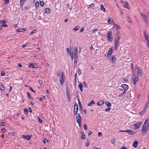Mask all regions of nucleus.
Segmentation results:
<instances>
[{
	"instance_id": "6ab92c4d",
	"label": "nucleus",
	"mask_w": 149,
	"mask_h": 149,
	"mask_svg": "<svg viewBox=\"0 0 149 149\" xmlns=\"http://www.w3.org/2000/svg\"><path fill=\"white\" fill-rule=\"evenodd\" d=\"M95 103L93 100H91V102L88 103V105L89 106H91L93 104H95Z\"/></svg>"
},
{
	"instance_id": "864d4df0",
	"label": "nucleus",
	"mask_w": 149,
	"mask_h": 149,
	"mask_svg": "<svg viewBox=\"0 0 149 149\" xmlns=\"http://www.w3.org/2000/svg\"><path fill=\"white\" fill-rule=\"evenodd\" d=\"M118 47L117 46V45L114 44V48L115 50H116L118 49Z\"/></svg>"
},
{
	"instance_id": "3c124183",
	"label": "nucleus",
	"mask_w": 149,
	"mask_h": 149,
	"mask_svg": "<svg viewBox=\"0 0 149 149\" xmlns=\"http://www.w3.org/2000/svg\"><path fill=\"white\" fill-rule=\"evenodd\" d=\"M1 131L3 132H5L6 131V130L4 128H3L1 129Z\"/></svg>"
},
{
	"instance_id": "49530a36",
	"label": "nucleus",
	"mask_w": 149,
	"mask_h": 149,
	"mask_svg": "<svg viewBox=\"0 0 149 149\" xmlns=\"http://www.w3.org/2000/svg\"><path fill=\"white\" fill-rule=\"evenodd\" d=\"M111 109V108L110 107L107 108L105 109V111H108Z\"/></svg>"
},
{
	"instance_id": "c85d7f7f",
	"label": "nucleus",
	"mask_w": 149,
	"mask_h": 149,
	"mask_svg": "<svg viewBox=\"0 0 149 149\" xmlns=\"http://www.w3.org/2000/svg\"><path fill=\"white\" fill-rule=\"evenodd\" d=\"M25 0H20V4L21 6H22L24 5V3Z\"/></svg>"
},
{
	"instance_id": "5fc2aeb1",
	"label": "nucleus",
	"mask_w": 149,
	"mask_h": 149,
	"mask_svg": "<svg viewBox=\"0 0 149 149\" xmlns=\"http://www.w3.org/2000/svg\"><path fill=\"white\" fill-rule=\"evenodd\" d=\"M29 89H30V90H31L32 92H35H35H35L34 91V90L32 89V88L31 87L29 86Z\"/></svg>"
},
{
	"instance_id": "7c9ffc66",
	"label": "nucleus",
	"mask_w": 149,
	"mask_h": 149,
	"mask_svg": "<svg viewBox=\"0 0 149 149\" xmlns=\"http://www.w3.org/2000/svg\"><path fill=\"white\" fill-rule=\"evenodd\" d=\"M108 23L111 24L113 22V21L110 18L109 19L108 21Z\"/></svg>"
},
{
	"instance_id": "4d7b16f0",
	"label": "nucleus",
	"mask_w": 149,
	"mask_h": 149,
	"mask_svg": "<svg viewBox=\"0 0 149 149\" xmlns=\"http://www.w3.org/2000/svg\"><path fill=\"white\" fill-rule=\"evenodd\" d=\"M115 142V139H113L111 140V143L112 144H114Z\"/></svg>"
},
{
	"instance_id": "052dcab7",
	"label": "nucleus",
	"mask_w": 149,
	"mask_h": 149,
	"mask_svg": "<svg viewBox=\"0 0 149 149\" xmlns=\"http://www.w3.org/2000/svg\"><path fill=\"white\" fill-rule=\"evenodd\" d=\"M77 72L79 74V75H80L81 74V72L80 70H78L77 71Z\"/></svg>"
},
{
	"instance_id": "37998d69",
	"label": "nucleus",
	"mask_w": 149,
	"mask_h": 149,
	"mask_svg": "<svg viewBox=\"0 0 149 149\" xmlns=\"http://www.w3.org/2000/svg\"><path fill=\"white\" fill-rule=\"evenodd\" d=\"M38 120L39 122L41 123H42V119L40 118H38Z\"/></svg>"
},
{
	"instance_id": "c03bdc74",
	"label": "nucleus",
	"mask_w": 149,
	"mask_h": 149,
	"mask_svg": "<svg viewBox=\"0 0 149 149\" xmlns=\"http://www.w3.org/2000/svg\"><path fill=\"white\" fill-rule=\"evenodd\" d=\"M70 54L71 56H73L74 55L73 52L72 51V52H71V51H70Z\"/></svg>"
},
{
	"instance_id": "338daca9",
	"label": "nucleus",
	"mask_w": 149,
	"mask_h": 149,
	"mask_svg": "<svg viewBox=\"0 0 149 149\" xmlns=\"http://www.w3.org/2000/svg\"><path fill=\"white\" fill-rule=\"evenodd\" d=\"M81 117V116L79 113H77V114H76V117Z\"/></svg>"
},
{
	"instance_id": "ea45409f",
	"label": "nucleus",
	"mask_w": 149,
	"mask_h": 149,
	"mask_svg": "<svg viewBox=\"0 0 149 149\" xmlns=\"http://www.w3.org/2000/svg\"><path fill=\"white\" fill-rule=\"evenodd\" d=\"M89 141L88 140L87 142L85 143V145L86 146H89Z\"/></svg>"
},
{
	"instance_id": "f3484780",
	"label": "nucleus",
	"mask_w": 149,
	"mask_h": 149,
	"mask_svg": "<svg viewBox=\"0 0 149 149\" xmlns=\"http://www.w3.org/2000/svg\"><path fill=\"white\" fill-rule=\"evenodd\" d=\"M104 101L102 100H100L97 103V104L99 105H102L104 103Z\"/></svg>"
},
{
	"instance_id": "0e129e2a",
	"label": "nucleus",
	"mask_w": 149,
	"mask_h": 149,
	"mask_svg": "<svg viewBox=\"0 0 149 149\" xmlns=\"http://www.w3.org/2000/svg\"><path fill=\"white\" fill-rule=\"evenodd\" d=\"M145 112L143 111H142L141 112H140L139 113V115H142L143 114V113H144Z\"/></svg>"
},
{
	"instance_id": "c9c22d12",
	"label": "nucleus",
	"mask_w": 149,
	"mask_h": 149,
	"mask_svg": "<svg viewBox=\"0 0 149 149\" xmlns=\"http://www.w3.org/2000/svg\"><path fill=\"white\" fill-rule=\"evenodd\" d=\"M77 58V53L74 52V58L76 59Z\"/></svg>"
},
{
	"instance_id": "a211bd4d",
	"label": "nucleus",
	"mask_w": 149,
	"mask_h": 149,
	"mask_svg": "<svg viewBox=\"0 0 149 149\" xmlns=\"http://www.w3.org/2000/svg\"><path fill=\"white\" fill-rule=\"evenodd\" d=\"M44 11L45 13L48 14L50 13V10L49 8H46L45 9Z\"/></svg>"
},
{
	"instance_id": "72a5a7b5",
	"label": "nucleus",
	"mask_w": 149,
	"mask_h": 149,
	"mask_svg": "<svg viewBox=\"0 0 149 149\" xmlns=\"http://www.w3.org/2000/svg\"><path fill=\"white\" fill-rule=\"evenodd\" d=\"M40 5L42 7L44 6V2L42 1H40Z\"/></svg>"
},
{
	"instance_id": "39448f33",
	"label": "nucleus",
	"mask_w": 149,
	"mask_h": 149,
	"mask_svg": "<svg viewBox=\"0 0 149 149\" xmlns=\"http://www.w3.org/2000/svg\"><path fill=\"white\" fill-rule=\"evenodd\" d=\"M111 34L112 32L111 31H109L108 32L107 35V37L109 41L111 42L112 41V38L111 36Z\"/></svg>"
},
{
	"instance_id": "774afa93",
	"label": "nucleus",
	"mask_w": 149,
	"mask_h": 149,
	"mask_svg": "<svg viewBox=\"0 0 149 149\" xmlns=\"http://www.w3.org/2000/svg\"><path fill=\"white\" fill-rule=\"evenodd\" d=\"M127 148L124 146L122 147L121 149H126Z\"/></svg>"
},
{
	"instance_id": "a19ab883",
	"label": "nucleus",
	"mask_w": 149,
	"mask_h": 149,
	"mask_svg": "<svg viewBox=\"0 0 149 149\" xmlns=\"http://www.w3.org/2000/svg\"><path fill=\"white\" fill-rule=\"evenodd\" d=\"M148 120L147 119L145 121L143 125H146V124L147 125L148 123V122H147V120Z\"/></svg>"
},
{
	"instance_id": "de8ad7c7",
	"label": "nucleus",
	"mask_w": 149,
	"mask_h": 149,
	"mask_svg": "<svg viewBox=\"0 0 149 149\" xmlns=\"http://www.w3.org/2000/svg\"><path fill=\"white\" fill-rule=\"evenodd\" d=\"M28 110L30 113H31L32 112V110L31 109L30 107H29V108H28Z\"/></svg>"
},
{
	"instance_id": "0eeeda50",
	"label": "nucleus",
	"mask_w": 149,
	"mask_h": 149,
	"mask_svg": "<svg viewBox=\"0 0 149 149\" xmlns=\"http://www.w3.org/2000/svg\"><path fill=\"white\" fill-rule=\"evenodd\" d=\"M121 87L124 89V92H125L128 89V86L126 84H122Z\"/></svg>"
},
{
	"instance_id": "a878e982",
	"label": "nucleus",
	"mask_w": 149,
	"mask_h": 149,
	"mask_svg": "<svg viewBox=\"0 0 149 149\" xmlns=\"http://www.w3.org/2000/svg\"><path fill=\"white\" fill-rule=\"evenodd\" d=\"M85 135L84 133H83L82 134V135L81 136V138L82 139H85Z\"/></svg>"
},
{
	"instance_id": "393cba45",
	"label": "nucleus",
	"mask_w": 149,
	"mask_h": 149,
	"mask_svg": "<svg viewBox=\"0 0 149 149\" xmlns=\"http://www.w3.org/2000/svg\"><path fill=\"white\" fill-rule=\"evenodd\" d=\"M112 62L113 63H114L116 61L115 57L114 56H112L111 58Z\"/></svg>"
},
{
	"instance_id": "aec40b11",
	"label": "nucleus",
	"mask_w": 149,
	"mask_h": 149,
	"mask_svg": "<svg viewBox=\"0 0 149 149\" xmlns=\"http://www.w3.org/2000/svg\"><path fill=\"white\" fill-rule=\"evenodd\" d=\"M5 90V88L2 84H0V90L1 91H4Z\"/></svg>"
},
{
	"instance_id": "69168bd1",
	"label": "nucleus",
	"mask_w": 149,
	"mask_h": 149,
	"mask_svg": "<svg viewBox=\"0 0 149 149\" xmlns=\"http://www.w3.org/2000/svg\"><path fill=\"white\" fill-rule=\"evenodd\" d=\"M92 132L91 131H89L88 132V135L89 136L91 134H92Z\"/></svg>"
},
{
	"instance_id": "4be33fe9",
	"label": "nucleus",
	"mask_w": 149,
	"mask_h": 149,
	"mask_svg": "<svg viewBox=\"0 0 149 149\" xmlns=\"http://www.w3.org/2000/svg\"><path fill=\"white\" fill-rule=\"evenodd\" d=\"M39 6V3L38 1H36L35 4V6L36 9H37L38 7Z\"/></svg>"
},
{
	"instance_id": "6e6d98bb",
	"label": "nucleus",
	"mask_w": 149,
	"mask_h": 149,
	"mask_svg": "<svg viewBox=\"0 0 149 149\" xmlns=\"http://www.w3.org/2000/svg\"><path fill=\"white\" fill-rule=\"evenodd\" d=\"M5 122H1L0 123L1 125L2 126H4L5 125Z\"/></svg>"
},
{
	"instance_id": "13d9d810",
	"label": "nucleus",
	"mask_w": 149,
	"mask_h": 149,
	"mask_svg": "<svg viewBox=\"0 0 149 149\" xmlns=\"http://www.w3.org/2000/svg\"><path fill=\"white\" fill-rule=\"evenodd\" d=\"M124 92H123L122 93H121V94H120L119 95V97H123V94L124 93Z\"/></svg>"
},
{
	"instance_id": "603ef678",
	"label": "nucleus",
	"mask_w": 149,
	"mask_h": 149,
	"mask_svg": "<svg viewBox=\"0 0 149 149\" xmlns=\"http://www.w3.org/2000/svg\"><path fill=\"white\" fill-rule=\"evenodd\" d=\"M36 30H33L32 32H31V34H32L35 32H36Z\"/></svg>"
},
{
	"instance_id": "f257e3e1",
	"label": "nucleus",
	"mask_w": 149,
	"mask_h": 149,
	"mask_svg": "<svg viewBox=\"0 0 149 149\" xmlns=\"http://www.w3.org/2000/svg\"><path fill=\"white\" fill-rule=\"evenodd\" d=\"M135 74H132V81H133V84L134 85L136 84L139 79V74L141 75L142 73L141 68L137 67V66L135 68Z\"/></svg>"
},
{
	"instance_id": "58836bf2",
	"label": "nucleus",
	"mask_w": 149,
	"mask_h": 149,
	"mask_svg": "<svg viewBox=\"0 0 149 149\" xmlns=\"http://www.w3.org/2000/svg\"><path fill=\"white\" fill-rule=\"evenodd\" d=\"M74 52L77 53V47H74Z\"/></svg>"
},
{
	"instance_id": "680f3d73",
	"label": "nucleus",
	"mask_w": 149,
	"mask_h": 149,
	"mask_svg": "<svg viewBox=\"0 0 149 149\" xmlns=\"http://www.w3.org/2000/svg\"><path fill=\"white\" fill-rule=\"evenodd\" d=\"M24 111L25 112V113L26 114H27L28 113V110H27V109L26 108H25L24 109Z\"/></svg>"
},
{
	"instance_id": "9b49d317",
	"label": "nucleus",
	"mask_w": 149,
	"mask_h": 149,
	"mask_svg": "<svg viewBox=\"0 0 149 149\" xmlns=\"http://www.w3.org/2000/svg\"><path fill=\"white\" fill-rule=\"evenodd\" d=\"M22 137L27 140H29L30 139V136H29V135L25 136L24 135H22Z\"/></svg>"
},
{
	"instance_id": "2eb2a0df",
	"label": "nucleus",
	"mask_w": 149,
	"mask_h": 149,
	"mask_svg": "<svg viewBox=\"0 0 149 149\" xmlns=\"http://www.w3.org/2000/svg\"><path fill=\"white\" fill-rule=\"evenodd\" d=\"M34 64L33 63H31L30 64V65L28 66L29 68H36V67L35 66H34Z\"/></svg>"
},
{
	"instance_id": "4468645a",
	"label": "nucleus",
	"mask_w": 149,
	"mask_h": 149,
	"mask_svg": "<svg viewBox=\"0 0 149 149\" xmlns=\"http://www.w3.org/2000/svg\"><path fill=\"white\" fill-rule=\"evenodd\" d=\"M138 143V141L135 140L133 143V146L135 148H136L137 146V145Z\"/></svg>"
},
{
	"instance_id": "b1692460",
	"label": "nucleus",
	"mask_w": 149,
	"mask_h": 149,
	"mask_svg": "<svg viewBox=\"0 0 149 149\" xmlns=\"http://www.w3.org/2000/svg\"><path fill=\"white\" fill-rule=\"evenodd\" d=\"M27 95L28 97L29 98L31 99H33V97L31 96V95H30L29 93L27 92Z\"/></svg>"
},
{
	"instance_id": "f704fd0d",
	"label": "nucleus",
	"mask_w": 149,
	"mask_h": 149,
	"mask_svg": "<svg viewBox=\"0 0 149 149\" xmlns=\"http://www.w3.org/2000/svg\"><path fill=\"white\" fill-rule=\"evenodd\" d=\"M78 109H74V113L75 114H76L77 113Z\"/></svg>"
},
{
	"instance_id": "1a4fd4ad",
	"label": "nucleus",
	"mask_w": 149,
	"mask_h": 149,
	"mask_svg": "<svg viewBox=\"0 0 149 149\" xmlns=\"http://www.w3.org/2000/svg\"><path fill=\"white\" fill-rule=\"evenodd\" d=\"M144 34L146 40H149V36L146 31H144Z\"/></svg>"
},
{
	"instance_id": "a18cd8bd",
	"label": "nucleus",
	"mask_w": 149,
	"mask_h": 149,
	"mask_svg": "<svg viewBox=\"0 0 149 149\" xmlns=\"http://www.w3.org/2000/svg\"><path fill=\"white\" fill-rule=\"evenodd\" d=\"M123 80L125 81H128V79L127 78H124L123 79Z\"/></svg>"
},
{
	"instance_id": "e2e57ef3",
	"label": "nucleus",
	"mask_w": 149,
	"mask_h": 149,
	"mask_svg": "<svg viewBox=\"0 0 149 149\" xmlns=\"http://www.w3.org/2000/svg\"><path fill=\"white\" fill-rule=\"evenodd\" d=\"M77 63V61L76 60H74V66H75L76 65Z\"/></svg>"
},
{
	"instance_id": "7ed1b4c3",
	"label": "nucleus",
	"mask_w": 149,
	"mask_h": 149,
	"mask_svg": "<svg viewBox=\"0 0 149 149\" xmlns=\"http://www.w3.org/2000/svg\"><path fill=\"white\" fill-rule=\"evenodd\" d=\"M65 80V78L64 73L63 72H61V75L59 79V81L61 85L63 84V83Z\"/></svg>"
},
{
	"instance_id": "2f4dec72",
	"label": "nucleus",
	"mask_w": 149,
	"mask_h": 149,
	"mask_svg": "<svg viewBox=\"0 0 149 149\" xmlns=\"http://www.w3.org/2000/svg\"><path fill=\"white\" fill-rule=\"evenodd\" d=\"M74 109H78V106L77 103H75L74 105Z\"/></svg>"
},
{
	"instance_id": "bb28decb",
	"label": "nucleus",
	"mask_w": 149,
	"mask_h": 149,
	"mask_svg": "<svg viewBox=\"0 0 149 149\" xmlns=\"http://www.w3.org/2000/svg\"><path fill=\"white\" fill-rule=\"evenodd\" d=\"M77 122H80L81 121V117H76Z\"/></svg>"
},
{
	"instance_id": "79ce46f5",
	"label": "nucleus",
	"mask_w": 149,
	"mask_h": 149,
	"mask_svg": "<svg viewBox=\"0 0 149 149\" xmlns=\"http://www.w3.org/2000/svg\"><path fill=\"white\" fill-rule=\"evenodd\" d=\"M127 21L129 22V23L131 22V20L130 19L129 17H127Z\"/></svg>"
},
{
	"instance_id": "6e6552de",
	"label": "nucleus",
	"mask_w": 149,
	"mask_h": 149,
	"mask_svg": "<svg viewBox=\"0 0 149 149\" xmlns=\"http://www.w3.org/2000/svg\"><path fill=\"white\" fill-rule=\"evenodd\" d=\"M6 22V20L0 21V23L1 24V26L3 27H7V25L5 24Z\"/></svg>"
},
{
	"instance_id": "bf43d9fd",
	"label": "nucleus",
	"mask_w": 149,
	"mask_h": 149,
	"mask_svg": "<svg viewBox=\"0 0 149 149\" xmlns=\"http://www.w3.org/2000/svg\"><path fill=\"white\" fill-rule=\"evenodd\" d=\"M102 134L101 132H99L98 133V136L99 137L101 136H102Z\"/></svg>"
},
{
	"instance_id": "473e14b6",
	"label": "nucleus",
	"mask_w": 149,
	"mask_h": 149,
	"mask_svg": "<svg viewBox=\"0 0 149 149\" xmlns=\"http://www.w3.org/2000/svg\"><path fill=\"white\" fill-rule=\"evenodd\" d=\"M126 3L124 5V6L127 8H128V6H129V4L126 1Z\"/></svg>"
},
{
	"instance_id": "cd10ccee",
	"label": "nucleus",
	"mask_w": 149,
	"mask_h": 149,
	"mask_svg": "<svg viewBox=\"0 0 149 149\" xmlns=\"http://www.w3.org/2000/svg\"><path fill=\"white\" fill-rule=\"evenodd\" d=\"M106 104L107 105V106L108 107H110L111 106V103L109 102H106Z\"/></svg>"
},
{
	"instance_id": "423d86ee",
	"label": "nucleus",
	"mask_w": 149,
	"mask_h": 149,
	"mask_svg": "<svg viewBox=\"0 0 149 149\" xmlns=\"http://www.w3.org/2000/svg\"><path fill=\"white\" fill-rule=\"evenodd\" d=\"M141 122H139L134 124V129H137L139 128L141 126Z\"/></svg>"
},
{
	"instance_id": "e433bc0d",
	"label": "nucleus",
	"mask_w": 149,
	"mask_h": 149,
	"mask_svg": "<svg viewBox=\"0 0 149 149\" xmlns=\"http://www.w3.org/2000/svg\"><path fill=\"white\" fill-rule=\"evenodd\" d=\"M78 86L79 88H82V84L81 83H79Z\"/></svg>"
},
{
	"instance_id": "09e8293b",
	"label": "nucleus",
	"mask_w": 149,
	"mask_h": 149,
	"mask_svg": "<svg viewBox=\"0 0 149 149\" xmlns=\"http://www.w3.org/2000/svg\"><path fill=\"white\" fill-rule=\"evenodd\" d=\"M5 72L4 71H2L1 72V75L2 76H3L5 75Z\"/></svg>"
},
{
	"instance_id": "c756f323",
	"label": "nucleus",
	"mask_w": 149,
	"mask_h": 149,
	"mask_svg": "<svg viewBox=\"0 0 149 149\" xmlns=\"http://www.w3.org/2000/svg\"><path fill=\"white\" fill-rule=\"evenodd\" d=\"M120 28V27L119 25H118L115 24H113V28Z\"/></svg>"
},
{
	"instance_id": "f03ea898",
	"label": "nucleus",
	"mask_w": 149,
	"mask_h": 149,
	"mask_svg": "<svg viewBox=\"0 0 149 149\" xmlns=\"http://www.w3.org/2000/svg\"><path fill=\"white\" fill-rule=\"evenodd\" d=\"M149 127V123H148L146 125H143L141 129V132L142 133H146L148 130Z\"/></svg>"
},
{
	"instance_id": "9d476101",
	"label": "nucleus",
	"mask_w": 149,
	"mask_h": 149,
	"mask_svg": "<svg viewBox=\"0 0 149 149\" xmlns=\"http://www.w3.org/2000/svg\"><path fill=\"white\" fill-rule=\"evenodd\" d=\"M124 132H128V133L129 134L131 135H133L135 134V133L133 132L130 130H125Z\"/></svg>"
},
{
	"instance_id": "412c9836",
	"label": "nucleus",
	"mask_w": 149,
	"mask_h": 149,
	"mask_svg": "<svg viewBox=\"0 0 149 149\" xmlns=\"http://www.w3.org/2000/svg\"><path fill=\"white\" fill-rule=\"evenodd\" d=\"M100 9L102 10L104 12H106V9L102 5L100 6Z\"/></svg>"
},
{
	"instance_id": "5701e85b",
	"label": "nucleus",
	"mask_w": 149,
	"mask_h": 149,
	"mask_svg": "<svg viewBox=\"0 0 149 149\" xmlns=\"http://www.w3.org/2000/svg\"><path fill=\"white\" fill-rule=\"evenodd\" d=\"M67 99L68 101L70 102V94L69 93H67Z\"/></svg>"
},
{
	"instance_id": "ddd939ff",
	"label": "nucleus",
	"mask_w": 149,
	"mask_h": 149,
	"mask_svg": "<svg viewBox=\"0 0 149 149\" xmlns=\"http://www.w3.org/2000/svg\"><path fill=\"white\" fill-rule=\"evenodd\" d=\"M112 47H111L108 51L107 54V56L108 58H109V55H110L112 54Z\"/></svg>"
},
{
	"instance_id": "8fccbe9b",
	"label": "nucleus",
	"mask_w": 149,
	"mask_h": 149,
	"mask_svg": "<svg viewBox=\"0 0 149 149\" xmlns=\"http://www.w3.org/2000/svg\"><path fill=\"white\" fill-rule=\"evenodd\" d=\"M4 1H5V2L4 3V4H7L9 2V0H3Z\"/></svg>"
},
{
	"instance_id": "4c0bfd02",
	"label": "nucleus",
	"mask_w": 149,
	"mask_h": 149,
	"mask_svg": "<svg viewBox=\"0 0 149 149\" xmlns=\"http://www.w3.org/2000/svg\"><path fill=\"white\" fill-rule=\"evenodd\" d=\"M84 129H85V130H87L88 128H87V125H86V124H84Z\"/></svg>"
},
{
	"instance_id": "dca6fc26",
	"label": "nucleus",
	"mask_w": 149,
	"mask_h": 149,
	"mask_svg": "<svg viewBox=\"0 0 149 149\" xmlns=\"http://www.w3.org/2000/svg\"><path fill=\"white\" fill-rule=\"evenodd\" d=\"M26 30L25 29H18L16 31L18 32H23Z\"/></svg>"
},
{
	"instance_id": "20e7f679",
	"label": "nucleus",
	"mask_w": 149,
	"mask_h": 149,
	"mask_svg": "<svg viewBox=\"0 0 149 149\" xmlns=\"http://www.w3.org/2000/svg\"><path fill=\"white\" fill-rule=\"evenodd\" d=\"M141 15L144 21H145L146 23H147L148 18L147 15L145 13H141Z\"/></svg>"
},
{
	"instance_id": "f8f14e48",
	"label": "nucleus",
	"mask_w": 149,
	"mask_h": 149,
	"mask_svg": "<svg viewBox=\"0 0 149 149\" xmlns=\"http://www.w3.org/2000/svg\"><path fill=\"white\" fill-rule=\"evenodd\" d=\"M118 36L115 39V45H118L119 42V40L120 38V37L118 36Z\"/></svg>"
}]
</instances>
